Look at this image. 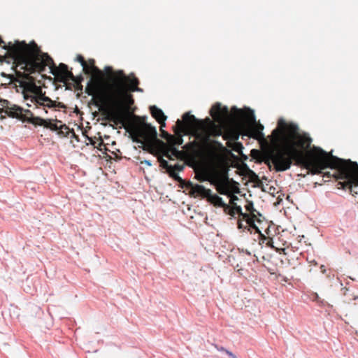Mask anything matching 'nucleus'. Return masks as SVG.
I'll list each match as a JSON object with an SVG mask.
<instances>
[{
  "label": "nucleus",
  "mask_w": 358,
  "mask_h": 358,
  "mask_svg": "<svg viewBox=\"0 0 358 358\" xmlns=\"http://www.w3.org/2000/svg\"><path fill=\"white\" fill-rule=\"evenodd\" d=\"M271 141L273 148L266 153L267 162L269 166L272 163L275 171L289 169L293 162L297 166L310 169L314 174L322 173L323 170L330 168L333 173L328 171L324 176L343 180L337 183L338 189H349L352 193V188L358 187L357 163L335 157L317 147L309 150L312 138L296 124L279 119L278 127L272 131Z\"/></svg>",
  "instance_id": "obj_1"
},
{
  "label": "nucleus",
  "mask_w": 358,
  "mask_h": 358,
  "mask_svg": "<svg viewBox=\"0 0 358 358\" xmlns=\"http://www.w3.org/2000/svg\"><path fill=\"white\" fill-rule=\"evenodd\" d=\"M113 77L117 85L108 94L99 110L106 115L107 120L126 127L127 120L124 110L134 103L131 92H142L143 90L138 87L139 80L134 73L126 76L122 70H119Z\"/></svg>",
  "instance_id": "obj_2"
},
{
  "label": "nucleus",
  "mask_w": 358,
  "mask_h": 358,
  "mask_svg": "<svg viewBox=\"0 0 358 358\" xmlns=\"http://www.w3.org/2000/svg\"><path fill=\"white\" fill-rule=\"evenodd\" d=\"M11 81L16 87L17 92H21L24 99L30 101L27 103V106L31 107L35 106L36 108L43 106V108H64V105L61 102L52 101L50 98L45 96L41 87L36 85V79L26 71H15V75L12 76Z\"/></svg>",
  "instance_id": "obj_3"
},
{
  "label": "nucleus",
  "mask_w": 358,
  "mask_h": 358,
  "mask_svg": "<svg viewBox=\"0 0 358 358\" xmlns=\"http://www.w3.org/2000/svg\"><path fill=\"white\" fill-rule=\"evenodd\" d=\"M90 71L89 74H91L92 78L87 83L85 92L90 96H92V103L99 109L108 98V94L117 85L113 77L117 71H114L111 66L104 68L105 73L112 82L109 85L103 84L104 73L98 67H94V70Z\"/></svg>",
  "instance_id": "obj_4"
},
{
  "label": "nucleus",
  "mask_w": 358,
  "mask_h": 358,
  "mask_svg": "<svg viewBox=\"0 0 358 358\" xmlns=\"http://www.w3.org/2000/svg\"><path fill=\"white\" fill-rule=\"evenodd\" d=\"M136 121L130 124L131 135L134 142L142 144L143 150H147L157 139L156 128L144 121V117L134 116Z\"/></svg>",
  "instance_id": "obj_5"
},
{
  "label": "nucleus",
  "mask_w": 358,
  "mask_h": 358,
  "mask_svg": "<svg viewBox=\"0 0 358 358\" xmlns=\"http://www.w3.org/2000/svg\"><path fill=\"white\" fill-rule=\"evenodd\" d=\"M231 110L235 113V115L237 118L243 120L244 124L241 125V127L245 129L244 136L252 137L257 140L264 138V135L262 133L264 126L257 122L252 110H248L247 112H244L236 107H232Z\"/></svg>",
  "instance_id": "obj_6"
},
{
  "label": "nucleus",
  "mask_w": 358,
  "mask_h": 358,
  "mask_svg": "<svg viewBox=\"0 0 358 358\" xmlns=\"http://www.w3.org/2000/svg\"><path fill=\"white\" fill-rule=\"evenodd\" d=\"M197 121L194 115H191L190 113H185L182 115V120H178L175 126L173 127L174 135L171 136L169 141V145H180L183 143V136L189 134V131L192 129L191 128L193 122Z\"/></svg>",
  "instance_id": "obj_7"
},
{
  "label": "nucleus",
  "mask_w": 358,
  "mask_h": 358,
  "mask_svg": "<svg viewBox=\"0 0 358 358\" xmlns=\"http://www.w3.org/2000/svg\"><path fill=\"white\" fill-rule=\"evenodd\" d=\"M223 133L222 127L220 125L212 123V125L208 127V134L205 136L203 141L209 155H213L217 150L224 151L225 150L220 142L215 140L210 141L209 139L210 136L214 137L222 136Z\"/></svg>",
  "instance_id": "obj_8"
},
{
  "label": "nucleus",
  "mask_w": 358,
  "mask_h": 358,
  "mask_svg": "<svg viewBox=\"0 0 358 358\" xmlns=\"http://www.w3.org/2000/svg\"><path fill=\"white\" fill-rule=\"evenodd\" d=\"M244 124L242 120L236 127L228 126L224 129L222 138L227 141V146L232 148L235 151H238V148H241L242 144L236 142L238 140L241 134L244 135L245 129H242L241 125Z\"/></svg>",
  "instance_id": "obj_9"
},
{
  "label": "nucleus",
  "mask_w": 358,
  "mask_h": 358,
  "mask_svg": "<svg viewBox=\"0 0 358 358\" xmlns=\"http://www.w3.org/2000/svg\"><path fill=\"white\" fill-rule=\"evenodd\" d=\"M24 112V122L31 123L35 126H43L45 128L57 131L60 129V124H62V122L57 120H45L39 117H34L33 113L29 110H27Z\"/></svg>",
  "instance_id": "obj_10"
},
{
  "label": "nucleus",
  "mask_w": 358,
  "mask_h": 358,
  "mask_svg": "<svg viewBox=\"0 0 358 358\" xmlns=\"http://www.w3.org/2000/svg\"><path fill=\"white\" fill-rule=\"evenodd\" d=\"M25 110H27L11 103L8 100L0 99V113H5L10 117L17 118L23 122Z\"/></svg>",
  "instance_id": "obj_11"
},
{
  "label": "nucleus",
  "mask_w": 358,
  "mask_h": 358,
  "mask_svg": "<svg viewBox=\"0 0 358 358\" xmlns=\"http://www.w3.org/2000/svg\"><path fill=\"white\" fill-rule=\"evenodd\" d=\"M210 114L214 120L219 124L226 122L230 116L228 108L222 106L220 103H216L212 106Z\"/></svg>",
  "instance_id": "obj_12"
},
{
  "label": "nucleus",
  "mask_w": 358,
  "mask_h": 358,
  "mask_svg": "<svg viewBox=\"0 0 358 358\" xmlns=\"http://www.w3.org/2000/svg\"><path fill=\"white\" fill-rule=\"evenodd\" d=\"M197 179L200 182L203 181H210L211 184L214 185L216 187L217 191L223 195H227L229 192V187L228 185V178L225 176L224 178H221L219 177H215L214 178H210V177H201L198 176Z\"/></svg>",
  "instance_id": "obj_13"
},
{
  "label": "nucleus",
  "mask_w": 358,
  "mask_h": 358,
  "mask_svg": "<svg viewBox=\"0 0 358 358\" xmlns=\"http://www.w3.org/2000/svg\"><path fill=\"white\" fill-rule=\"evenodd\" d=\"M185 187L187 189H189V195L191 196H201L202 198H206L210 195V189H206L203 185H201L193 184L190 181L185 183Z\"/></svg>",
  "instance_id": "obj_14"
},
{
  "label": "nucleus",
  "mask_w": 358,
  "mask_h": 358,
  "mask_svg": "<svg viewBox=\"0 0 358 358\" xmlns=\"http://www.w3.org/2000/svg\"><path fill=\"white\" fill-rule=\"evenodd\" d=\"M235 209V213L238 215V228L247 229L248 226H251L252 224V216H250L246 213H243L241 207L237 206L236 203L234 205Z\"/></svg>",
  "instance_id": "obj_15"
},
{
  "label": "nucleus",
  "mask_w": 358,
  "mask_h": 358,
  "mask_svg": "<svg viewBox=\"0 0 358 358\" xmlns=\"http://www.w3.org/2000/svg\"><path fill=\"white\" fill-rule=\"evenodd\" d=\"M245 208L248 212L246 213L249 214L250 216H252L253 224H251V226H248L247 229L250 231L251 229H254L256 231H259V227L255 224V218L257 219V217H262V215L256 209L254 208L253 203L252 201H247V203L245 206Z\"/></svg>",
  "instance_id": "obj_16"
},
{
  "label": "nucleus",
  "mask_w": 358,
  "mask_h": 358,
  "mask_svg": "<svg viewBox=\"0 0 358 358\" xmlns=\"http://www.w3.org/2000/svg\"><path fill=\"white\" fill-rule=\"evenodd\" d=\"M150 111L152 116L161 124L162 127H165L166 116L164 115L163 111L156 106H150Z\"/></svg>",
  "instance_id": "obj_17"
},
{
  "label": "nucleus",
  "mask_w": 358,
  "mask_h": 358,
  "mask_svg": "<svg viewBox=\"0 0 358 358\" xmlns=\"http://www.w3.org/2000/svg\"><path fill=\"white\" fill-rule=\"evenodd\" d=\"M208 201L213 204L215 206H219L224 208V211L227 212V210L229 208V206L227 205L222 201V199L217 194H212L210 191V195L206 197Z\"/></svg>",
  "instance_id": "obj_18"
},
{
  "label": "nucleus",
  "mask_w": 358,
  "mask_h": 358,
  "mask_svg": "<svg viewBox=\"0 0 358 358\" xmlns=\"http://www.w3.org/2000/svg\"><path fill=\"white\" fill-rule=\"evenodd\" d=\"M182 152L178 150L176 146L169 145L167 144L166 151L164 153V155L169 159H172V156L179 158L182 156Z\"/></svg>",
  "instance_id": "obj_19"
},
{
  "label": "nucleus",
  "mask_w": 358,
  "mask_h": 358,
  "mask_svg": "<svg viewBox=\"0 0 358 358\" xmlns=\"http://www.w3.org/2000/svg\"><path fill=\"white\" fill-rule=\"evenodd\" d=\"M259 234V244L263 245L265 244L267 247L270 248H274L273 245V239L269 236H266L265 234H262L260 231H256Z\"/></svg>",
  "instance_id": "obj_20"
},
{
  "label": "nucleus",
  "mask_w": 358,
  "mask_h": 358,
  "mask_svg": "<svg viewBox=\"0 0 358 358\" xmlns=\"http://www.w3.org/2000/svg\"><path fill=\"white\" fill-rule=\"evenodd\" d=\"M57 134L61 137H66L70 134H72V136H75L76 134L73 131V130H71L66 124H60V129H58Z\"/></svg>",
  "instance_id": "obj_21"
},
{
  "label": "nucleus",
  "mask_w": 358,
  "mask_h": 358,
  "mask_svg": "<svg viewBox=\"0 0 358 358\" xmlns=\"http://www.w3.org/2000/svg\"><path fill=\"white\" fill-rule=\"evenodd\" d=\"M197 121L193 122L191 126V128L193 129L194 128L199 127V128H203L205 127V124L207 123L209 124V126L212 125V123H214L209 117H206L204 120H197Z\"/></svg>",
  "instance_id": "obj_22"
},
{
  "label": "nucleus",
  "mask_w": 358,
  "mask_h": 358,
  "mask_svg": "<svg viewBox=\"0 0 358 358\" xmlns=\"http://www.w3.org/2000/svg\"><path fill=\"white\" fill-rule=\"evenodd\" d=\"M76 60L80 63L81 66L83 68L84 73L88 75L90 73V71L88 69L87 62L85 60L84 57L82 55H77Z\"/></svg>",
  "instance_id": "obj_23"
},
{
  "label": "nucleus",
  "mask_w": 358,
  "mask_h": 358,
  "mask_svg": "<svg viewBox=\"0 0 358 358\" xmlns=\"http://www.w3.org/2000/svg\"><path fill=\"white\" fill-rule=\"evenodd\" d=\"M159 163H160V166L163 168V169H166V171L169 169L171 168V165H169L168 162L165 159H164L163 158L160 157L159 159Z\"/></svg>",
  "instance_id": "obj_24"
},
{
  "label": "nucleus",
  "mask_w": 358,
  "mask_h": 358,
  "mask_svg": "<svg viewBox=\"0 0 358 358\" xmlns=\"http://www.w3.org/2000/svg\"><path fill=\"white\" fill-rule=\"evenodd\" d=\"M160 129L162 131V137L165 138L167 141V144H169V141H171L170 137L173 136V135L169 134L167 131L163 130L162 126L160 127Z\"/></svg>",
  "instance_id": "obj_25"
},
{
  "label": "nucleus",
  "mask_w": 358,
  "mask_h": 358,
  "mask_svg": "<svg viewBox=\"0 0 358 358\" xmlns=\"http://www.w3.org/2000/svg\"><path fill=\"white\" fill-rule=\"evenodd\" d=\"M87 64L88 69H89L90 71H92V70H94V67H96L95 66V61H94V59H90L87 62Z\"/></svg>",
  "instance_id": "obj_26"
},
{
  "label": "nucleus",
  "mask_w": 358,
  "mask_h": 358,
  "mask_svg": "<svg viewBox=\"0 0 358 358\" xmlns=\"http://www.w3.org/2000/svg\"><path fill=\"white\" fill-rule=\"evenodd\" d=\"M184 167H185L184 164H176L173 166H172V168L176 171H182Z\"/></svg>",
  "instance_id": "obj_27"
},
{
  "label": "nucleus",
  "mask_w": 358,
  "mask_h": 358,
  "mask_svg": "<svg viewBox=\"0 0 358 358\" xmlns=\"http://www.w3.org/2000/svg\"><path fill=\"white\" fill-rule=\"evenodd\" d=\"M225 213L230 215L231 216L234 217L236 215L234 206L232 205L231 207L229 206V208L227 209V212H225Z\"/></svg>",
  "instance_id": "obj_28"
},
{
  "label": "nucleus",
  "mask_w": 358,
  "mask_h": 358,
  "mask_svg": "<svg viewBox=\"0 0 358 358\" xmlns=\"http://www.w3.org/2000/svg\"><path fill=\"white\" fill-rule=\"evenodd\" d=\"M260 217H257V219L255 218V224L259 227L260 231H262V229H263V227L262 226L263 221Z\"/></svg>",
  "instance_id": "obj_29"
},
{
  "label": "nucleus",
  "mask_w": 358,
  "mask_h": 358,
  "mask_svg": "<svg viewBox=\"0 0 358 358\" xmlns=\"http://www.w3.org/2000/svg\"><path fill=\"white\" fill-rule=\"evenodd\" d=\"M260 217H257V219L255 218V224L259 227L260 231H262V229H263V227L262 226L263 221Z\"/></svg>",
  "instance_id": "obj_30"
},
{
  "label": "nucleus",
  "mask_w": 358,
  "mask_h": 358,
  "mask_svg": "<svg viewBox=\"0 0 358 358\" xmlns=\"http://www.w3.org/2000/svg\"><path fill=\"white\" fill-rule=\"evenodd\" d=\"M167 172L169 173L170 177H171L172 178H173V176L175 175H178L177 171H175L172 167L171 169H168Z\"/></svg>",
  "instance_id": "obj_31"
},
{
  "label": "nucleus",
  "mask_w": 358,
  "mask_h": 358,
  "mask_svg": "<svg viewBox=\"0 0 358 358\" xmlns=\"http://www.w3.org/2000/svg\"><path fill=\"white\" fill-rule=\"evenodd\" d=\"M173 179L180 183H185V181L178 175L173 176Z\"/></svg>",
  "instance_id": "obj_32"
},
{
  "label": "nucleus",
  "mask_w": 358,
  "mask_h": 358,
  "mask_svg": "<svg viewBox=\"0 0 358 358\" xmlns=\"http://www.w3.org/2000/svg\"><path fill=\"white\" fill-rule=\"evenodd\" d=\"M237 199H238V197H237L236 196H235V195H232V196H231V199H230V203H231V204L234 206V203H235L234 201L235 200H237Z\"/></svg>",
  "instance_id": "obj_33"
},
{
  "label": "nucleus",
  "mask_w": 358,
  "mask_h": 358,
  "mask_svg": "<svg viewBox=\"0 0 358 358\" xmlns=\"http://www.w3.org/2000/svg\"><path fill=\"white\" fill-rule=\"evenodd\" d=\"M225 353L227 355H228L229 357H231V358H237V357L234 355L231 352L229 351V350H225Z\"/></svg>",
  "instance_id": "obj_34"
},
{
  "label": "nucleus",
  "mask_w": 358,
  "mask_h": 358,
  "mask_svg": "<svg viewBox=\"0 0 358 358\" xmlns=\"http://www.w3.org/2000/svg\"><path fill=\"white\" fill-rule=\"evenodd\" d=\"M217 349L219 350V351H222V352H225V350H227L225 348H224L223 347H220V348H217Z\"/></svg>",
  "instance_id": "obj_35"
},
{
  "label": "nucleus",
  "mask_w": 358,
  "mask_h": 358,
  "mask_svg": "<svg viewBox=\"0 0 358 358\" xmlns=\"http://www.w3.org/2000/svg\"><path fill=\"white\" fill-rule=\"evenodd\" d=\"M144 163L148 164V166H151V163L148 160L144 161Z\"/></svg>",
  "instance_id": "obj_36"
},
{
  "label": "nucleus",
  "mask_w": 358,
  "mask_h": 358,
  "mask_svg": "<svg viewBox=\"0 0 358 358\" xmlns=\"http://www.w3.org/2000/svg\"><path fill=\"white\" fill-rule=\"evenodd\" d=\"M268 231H269V228H268V227H267V228L264 230L265 233H266L267 235H268Z\"/></svg>",
  "instance_id": "obj_37"
},
{
  "label": "nucleus",
  "mask_w": 358,
  "mask_h": 358,
  "mask_svg": "<svg viewBox=\"0 0 358 358\" xmlns=\"http://www.w3.org/2000/svg\"><path fill=\"white\" fill-rule=\"evenodd\" d=\"M353 299H354V300H357V299H358V296H354V298H353Z\"/></svg>",
  "instance_id": "obj_38"
},
{
  "label": "nucleus",
  "mask_w": 358,
  "mask_h": 358,
  "mask_svg": "<svg viewBox=\"0 0 358 358\" xmlns=\"http://www.w3.org/2000/svg\"><path fill=\"white\" fill-rule=\"evenodd\" d=\"M324 266H321L322 270H324Z\"/></svg>",
  "instance_id": "obj_39"
},
{
  "label": "nucleus",
  "mask_w": 358,
  "mask_h": 358,
  "mask_svg": "<svg viewBox=\"0 0 358 358\" xmlns=\"http://www.w3.org/2000/svg\"><path fill=\"white\" fill-rule=\"evenodd\" d=\"M324 266H321L322 270H324Z\"/></svg>",
  "instance_id": "obj_40"
}]
</instances>
